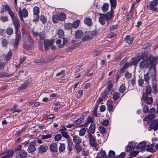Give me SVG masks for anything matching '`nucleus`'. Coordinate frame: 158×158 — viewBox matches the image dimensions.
I'll list each match as a JSON object with an SVG mask.
<instances>
[{
  "instance_id": "f257e3e1",
  "label": "nucleus",
  "mask_w": 158,
  "mask_h": 158,
  "mask_svg": "<svg viewBox=\"0 0 158 158\" xmlns=\"http://www.w3.org/2000/svg\"><path fill=\"white\" fill-rule=\"evenodd\" d=\"M158 59V57H154L150 56L149 57L146 56H144L143 57V60L139 63V69H142L144 68H152V63L154 62V64H156L155 61Z\"/></svg>"
},
{
  "instance_id": "f03ea898",
  "label": "nucleus",
  "mask_w": 158,
  "mask_h": 158,
  "mask_svg": "<svg viewBox=\"0 0 158 158\" xmlns=\"http://www.w3.org/2000/svg\"><path fill=\"white\" fill-rule=\"evenodd\" d=\"M8 11V13L11 19L12 23L13 25H17V23H19L20 21L16 13H14L11 10L10 6L7 5H5L4 6L3 12Z\"/></svg>"
},
{
  "instance_id": "7ed1b4c3",
  "label": "nucleus",
  "mask_w": 158,
  "mask_h": 158,
  "mask_svg": "<svg viewBox=\"0 0 158 158\" xmlns=\"http://www.w3.org/2000/svg\"><path fill=\"white\" fill-rule=\"evenodd\" d=\"M17 25H14L15 28V38L13 40L14 42L12 43L14 47H17L18 45L19 41L21 39V34L20 33H18L19 28L20 27V24L19 23H17Z\"/></svg>"
},
{
  "instance_id": "20e7f679",
  "label": "nucleus",
  "mask_w": 158,
  "mask_h": 158,
  "mask_svg": "<svg viewBox=\"0 0 158 158\" xmlns=\"http://www.w3.org/2000/svg\"><path fill=\"white\" fill-rule=\"evenodd\" d=\"M28 12L26 8H23L22 10H21V9L20 8L19 16L21 21H23V18L27 17L28 16Z\"/></svg>"
},
{
  "instance_id": "39448f33",
  "label": "nucleus",
  "mask_w": 158,
  "mask_h": 158,
  "mask_svg": "<svg viewBox=\"0 0 158 158\" xmlns=\"http://www.w3.org/2000/svg\"><path fill=\"white\" fill-rule=\"evenodd\" d=\"M89 144L92 147H94L96 149L98 148V145L96 142L95 137L92 134L89 135Z\"/></svg>"
},
{
  "instance_id": "423d86ee",
  "label": "nucleus",
  "mask_w": 158,
  "mask_h": 158,
  "mask_svg": "<svg viewBox=\"0 0 158 158\" xmlns=\"http://www.w3.org/2000/svg\"><path fill=\"white\" fill-rule=\"evenodd\" d=\"M55 42L54 39H47L44 40V45L45 51H48L49 49V47L52 45Z\"/></svg>"
},
{
  "instance_id": "0eeeda50",
  "label": "nucleus",
  "mask_w": 158,
  "mask_h": 158,
  "mask_svg": "<svg viewBox=\"0 0 158 158\" xmlns=\"http://www.w3.org/2000/svg\"><path fill=\"white\" fill-rule=\"evenodd\" d=\"M36 143V140H34L33 141L31 142L27 149V151L29 153H33L36 150L35 145Z\"/></svg>"
},
{
  "instance_id": "6e6552de",
  "label": "nucleus",
  "mask_w": 158,
  "mask_h": 158,
  "mask_svg": "<svg viewBox=\"0 0 158 158\" xmlns=\"http://www.w3.org/2000/svg\"><path fill=\"white\" fill-rule=\"evenodd\" d=\"M114 102H113L111 99H109L107 101L106 106H107V110L110 112H112L113 111L115 106H114Z\"/></svg>"
},
{
  "instance_id": "1a4fd4ad",
  "label": "nucleus",
  "mask_w": 158,
  "mask_h": 158,
  "mask_svg": "<svg viewBox=\"0 0 158 158\" xmlns=\"http://www.w3.org/2000/svg\"><path fill=\"white\" fill-rule=\"evenodd\" d=\"M158 4V0H153L150 2L149 9L154 11L157 10V8L156 6Z\"/></svg>"
},
{
  "instance_id": "9d476101",
  "label": "nucleus",
  "mask_w": 158,
  "mask_h": 158,
  "mask_svg": "<svg viewBox=\"0 0 158 158\" xmlns=\"http://www.w3.org/2000/svg\"><path fill=\"white\" fill-rule=\"evenodd\" d=\"M151 129H153L156 131L158 129V119L153 121L150 124Z\"/></svg>"
},
{
  "instance_id": "9b49d317",
  "label": "nucleus",
  "mask_w": 158,
  "mask_h": 158,
  "mask_svg": "<svg viewBox=\"0 0 158 158\" xmlns=\"http://www.w3.org/2000/svg\"><path fill=\"white\" fill-rule=\"evenodd\" d=\"M31 83V81L28 80L25 81L18 88V90L20 91L26 89Z\"/></svg>"
},
{
  "instance_id": "f8f14e48",
  "label": "nucleus",
  "mask_w": 158,
  "mask_h": 158,
  "mask_svg": "<svg viewBox=\"0 0 158 158\" xmlns=\"http://www.w3.org/2000/svg\"><path fill=\"white\" fill-rule=\"evenodd\" d=\"M106 20L108 22L109 20L112 19L114 16L113 14V10H111L108 12L106 14H103Z\"/></svg>"
},
{
  "instance_id": "ddd939ff",
  "label": "nucleus",
  "mask_w": 158,
  "mask_h": 158,
  "mask_svg": "<svg viewBox=\"0 0 158 158\" xmlns=\"http://www.w3.org/2000/svg\"><path fill=\"white\" fill-rule=\"evenodd\" d=\"M48 147L46 144H42L40 145L38 148L39 152L43 153L45 152L48 149Z\"/></svg>"
},
{
  "instance_id": "4468645a",
  "label": "nucleus",
  "mask_w": 158,
  "mask_h": 158,
  "mask_svg": "<svg viewBox=\"0 0 158 158\" xmlns=\"http://www.w3.org/2000/svg\"><path fill=\"white\" fill-rule=\"evenodd\" d=\"M145 142L143 141L139 143L136 146V148L137 149H141L142 150L146 149Z\"/></svg>"
},
{
  "instance_id": "2eb2a0df",
  "label": "nucleus",
  "mask_w": 158,
  "mask_h": 158,
  "mask_svg": "<svg viewBox=\"0 0 158 158\" xmlns=\"http://www.w3.org/2000/svg\"><path fill=\"white\" fill-rule=\"evenodd\" d=\"M84 119V116L82 114L80 116L79 118L74 121V125H75V126H76L80 124L83 122Z\"/></svg>"
},
{
  "instance_id": "dca6fc26",
  "label": "nucleus",
  "mask_w": 158,
  "mask_h": 158,
  "mask_svg": "<svg viewBox=\"0 0 158 158\" xmlns=\"http://www.w3.org/2000/svg\"><path fill=\"white\" fill-rule=\"evenodd\" d=\"M155 146L154 145L153 143L151 144L150 145H146V151L147 152H149L152 153H153L156 151V149L153 148Z\"/></svg>"
},
{
  "instance_id": "f3484780",
  "label": "nucleus",
  "mask_w": 158,
  "mask_h": 158,
  "mask_svg": "<svg viewBox=\"0 0 158 158\" xmlns=\"http://www.w3.org/2000/svg\"><path fill=\"white\" fill-rule=\"evenodd\" d=\"M73 141L75 144H80L82 139L79 136L75 135L73 137Z\"/></svg>"
},
{
  "instance_id": "a211bd4d",
  "label": "nucleus",
  "mask_w": 158,
  "mask_h": 158,
  "mask_svg": "<svg viewBox=\"0 0 158 158\" xmlns=\"http://www.w3.org/2000/svg\"><path fill=\"white\" fill-rule=\"evenodd\" d=\"M94 118H92L90 116H88L86 119V121L84 123V125H80L79 126H82L87 127L89 124L90 123H93L94 122Z\"/></svg>"
},
{
  "instance_id": "6ab92c4d",
  "label": "nucleus",
  "mask_w": 158,
  "mask_h": 158,
  "mask_svg": "<svg viewBox=\"0 0 158 158\" xmlns=\"http://www.w3.org/2000/svg\"><path fill=\"white\" fill-rule=\"evenodd\" d=\"M50 149L53 152H56L57 151V145L56 143H52L50 146Z\"/></svg>"
},
{
  "instance_id": "aec40b11",
  "label": "nucleus",
  "mask_w": 158,
  "mask_h": 158,
  "mask_svg": "<svg viewBox=\"0 0 158 158\" xmlns=\"http://www.w3.org/2000/svg\"><path fill=\"white\" fill-rule=\"evenodd\" d=\"M132 65L131 62H127L120 69V72L121 73H123L125 70L128 68L130 65Z\"/></svg>"
},
{
  "instance_id": "412c9836",
  "label": "nucleus",
  "mask_w": 158,
  "mask_h": 158,
  "mask_svg": "<svg viewBox=\"0 0 158 158\" xmlns=\"http://www.w3.org/2000/svg\"><path fill=\"white\" fill-rule=\"evenodd\" d=\"M95 129L96 126L94 124L92 123L90 125L87 132L89 133L94 134L95 132Z\"/></svg>"
},
{
  "instance_id": "4be33fe9",
  "label": "nucleus",
  "mask_w": 158,
  "mask_h": 158,
  "mask_svg": "<svg viewBox=\"0 0 158 158\" xmlns=\"http://www.w3.org/2000/svg\"><path fill=\"white\" fill-rule=\"evenodd\" d=\"M27 152L24 150H21L19 152V156L20 158H25L27 156Z\"/></svg>"
},
{
  "instance_id": "5701e85b",
  "label": "nucleus",
  "mask_w": 158,
  "mask_h": 158,
  "mask_svg": "<svg viewBox=\"0 0 158 158\" xmlns=\"http://www.w3.org/2000/svg\"><path fill=\"white\" fill-rule=\"evenodd\" d=\"M84 23L89 27L91 26L93 23L92 22V19L89 18H86L84 20Z\"/></svg>"
},
{
  "instance_id": "b1692460",
  "label": "nucleus",
  "mask_w": 158,
  "mask_h": 158,
  "mask_svg": "<svg viewBox=\"0 0 158 158\" xmlns=\"http://www.w3.org/2000/svg\"><path fill=\"white\" fill-rule=\"evenodd\" d=\"M115 152L113 150L109 151L108 155L106 158H115Z\"/></svg>"
},
{
  "instance_id": "393cba45",
  "label": "nucleus",
  "mask_w": 158,
  "mask_h": 158,
  "mask_svg": "<svg viewBox=\"0 0 158 158\" xmlns=\"http://www.w3.org/2000/svg\"><path fill=\"white\" fill-rule=\"evenodd\" d=\"M127 43L129 44H131L134 40V39L132 37H130L129 35H127L124 38Z\"/></svg>"
},
{
  "instance_id": "a878e982",
  "label": "nucleus",
  "mask_w": 158,
  "mask_h": 158,
  "mask_svg": "<svg viewBox=\"0 0 158 158\" xmlns=\"http://www.w3.org/2000/svg\"><path fill=\"white\" fill-rule=\"evenodd\" d=\"M83 36V32L81 30H77L75 33V36L77 39L81 38Z\"/></svg>"
},
{
  "instance_id": "bb28decb",
  "label": "nucleus",
  "mask_w": 158,
  "mask_h": 158,
  "mask_svg": "<svg viewBox=\"0 0 158 158\" xmlns=\"http://www.w3.org/2000/svg\"><path fill=\"white\" fill-rule=\"evenodd\" d=\"M110 2L111 5V10H113V9H115L116 6V0H110Z\"/></svg>"
},
{
  "instance_id": "cd10ccee",
  "label": "nucleus",
  "mask_w": 158,
  "mask_h": 158,
  "mask_svg": "<svg viewBox=\"0 0 158 158\" xmlns=\"http://www.w3.org/2000/svg\"><path fill=\"white\" fill-rule=\"evenodd\" d=\"M105 19L103 14H101L98 19L99 22L102 25H103L105 23Z\"/></svg>"
},
{
  "instance_id": "c85d7f7f",
  "label": "nucleus",
  "mask_w": 158,
  "mask_h": 158,
  "mask_svg": "<svg viewBox=\"0 0 158 158\" xmlns=\"http://www.w3.org/2000/svg\"><path fill=\"white\" fill-rule=\"evenodd\" d=\"M52 22L54 23H57L60 21L58 15L55 14L52 16Z\"/></svg>"
},
{
  "instance_id": "c756f323",
  "label": "nucleus",
  "mask_w": 158,
  "mask_h": 158,
  "mask_svg": "<svg viewBox=\"0 0 158 158\" xmlns=\"http://www.w3.org/2000/svg\"><path fill=\"white\" fill-rule=\"evenodd\" d=\"M75 149L76 150L75 152L78 153L80 152L82 149V146L80 144H76L74 145Z\"/></svg>"
},
{
  "instance_id": "7c9ffc66",
  "label": "nucleus",
  "mask_w": 158,
  "mask_h": 158,
  "mask_svg": "<svg viewBox=\"0 0 158 158\" xmlns=\"http://www.w3.org/2000/svg\"><path fill=\"white\" fill-rule=\"evenodd\" d=\"M139 151H133L130 152L128 154V156L132 158V157H135L138 155Z\"/></svg>"
},
{
  "instance_id": "2f4dec72",
  "label": "nucleus",
  "mask_w": 158,
  "mask_h": 158,
  "mask_svg": "<svg viewBox=\"0 0 158 158\" xmlns=\"http://www.w3.org/2000/svg\"><path fill=\"white\" fill-rule=\"evenodd\" d=\"M73 143L70 140H68L67 141V149L68 150L69 152H71L72 150V146L73 145Z\"/></svg>"
},
{
  "instance_id": "473e14b6",
  "label": "nucleus",
  "mask_w": 158,
  "mask_h": 158,
  "mask_svg": "<svg viewBox=\"0 0 158 158\" xmlns=\"http://www.w3.org/2000/svg\"><path fill=\"white\" fill-rule=\"evenodd\" d=\"M109 7V4L107 3H104L102 7V10L103 12H106L108 10Z\"/></svg>"
},
{
  "instance_id": "72a5a7b5",
  "label": "nucleus",
  "mask_w": 158,
  "mask_h": 158,
  "mask_svg": "<svg viewBox=\"0 0 158 158\" xmlns=\"http://www.w3.org/2000/svg\"><path fill=\"white\" fill-rule=\"evenodd\" d=\"M155 114H151L149 115H148L147 116H146L143 119V120L148 121V120H152L155 117Z\"/></svg>"
},
{
  "instance_id": "f704fd0d",
  "label": "nucleus",
  "mask_w": 158,
  "mask_h": 158,
  "mask_svg": "<svg viewBox=\"0 0 158 158\" xmlns=\"http://www.w3.org/2000/svg\"><path fill=\"white\" fill-rule=\"evenodd\" d=\"M60 146L59 148V151L60 152H63L65 149V145L64 143H60Z\"/></svg>"
},
{
  "instance_id": "c9c22d12",
  "label": "nucleus",
  "mask_w": 158,
  "mask_h": 158,
  "mask_svg": "<svg viewBox=\"0 0 158 158\" xmlns=\"http://www.w3.org/2000/svg\"><path fill=\"white\" fill-rule=\"evenodd\" d=\"M13 74H9L5 72H2L0 73V78H2L5 77H10Z\"/></svg>"
},
{
  "instance_id": "e433bc0d",
  "label": "nucleus",
  "mask_w": 158,
  "mask_h": 158,
  "mask_svg": "<svg viewBox=\"0 0 158 158\" xmlns=\"http://www.w3.org/2000/svg\"><path fill=\"white\" fill-rule=\"evenodd\" d=\"M120 98V94L118 92H116L114 93L113 98L114 101L117 100Z\"/></svg>"
},
{
  "instance_id": "4c0bfd02",
  "label": "nucleus",
  "mask_w": 158,
  "mask_h": 158,
  "mask_svg": "<svg viewBox=\"0 0 158 158\" xmlns=\"http://www.w3.org/2000/svg\"><path fill=\"white\" fill-rule=\"evenodd\" d=\"M6 32L8 35H10L13 33V29L11 27H8Z\"/></svg>"
},
{
  "instance_id": "58836bf2",
  "label": "nucleus",
  "mask_w": 158,
  "mask_h": 158,
  "mask_svg": "<svg viewBox=\"0 0 158 158\" xmlns=\"http://www.w3.org/2000/svg\"><path fill=\"white\" fill-rule=\"evenodd\" d=\"M58 15L60 21H63L65 19L66 15L64 13H61Z\"/></svg>"
},
{
  "instance_id": "ea45409f",
  "label": "nucleus",
  "mask_w": 158,
  "mask_h": 158,
  "mask_svg": "<svg viewBox=\"0 0 158 158\" xmlns=\"http://www.w3.org/2000/svg\"><path fill=\"white\" fill-rule=\"evenodd\" d=\"M61 133L63 137L66 139L68 140H69V133L66 131H61Z\"/></svg>"
},
{
  "instance_id": "a19ab883",
  "label": "nucleus",
  "mask_w": 158,
  "mask_h": 158,
  "mask_svg": "<svg viewBox=\"0 0 158 158\" xmlns=\"http://www.w3.org/2000/svg\"><path fill=\"white\" fill-rule=\"evenodd\" d=\"M33 15H39L40 13V10L38 6H35L33 9Z\"/></svg>"
},
{
  "instance_id": "79ce46f5",
  "label": "nucleus",
  "mask_w": 158,
  "mask_h": 158,
  "mask_svg": "<svg viewBox=\"0 0 158 158\" xmlns=\"http://www.w3.org/2000/svg\"><path fill=\"white\" fill-rule=\"evenodd\" d=\"M8 44V41L6 39H4L2 40L1 44L3 47L6 48Z\"/></svg>"
},
{
  "instance_id": "37998d69",
  "label": "nucleus",
  "mask_w": 158,
  "mask_h": 158,
  "mask_svg": "<svg viewBox=\"0 0 158 158\" xmlns=\"http://www.w3.org/2000/svg\"><path fill=\"white\" fill-rule=\"evenodd\" d=\"M58 35L60 38H62L64 36V31L61 29L59 30L57 32Z\"/></svg>"
},
{
  "instance_id": "c03bdc74",
  "label": "nucleus",
  "mask_w": 158,
  "mask_h": 158,
  "mask_svg": "<svg viewBox=\"0 0 158 158\" xmlns=\"http://www.w3.org/2000/svg\"><path fill=\"white\" fill-rule=\"evenodd\" d=\"M80 23V21L79 20H76L73 24L72 26L74 28H76L78 27L79 24Z\"/></svg>"
},
{
  "instance_id": "a18cd8bd",
  "label": "nucleus",
  "mask_w": 158,
  "mask_h": 158,
  "mask_svg": "<svg viewBox=\"0 0 158 158\" xmlns=\"http://www.w3.org/2000/svg\"><path fill=\"white\" fill-rule=\"evenodd\" d=\"M25 41H27L28 43H31L32 42V40L31 39L30 35L28 34L26 36H25V38H23Z\"/></svg>"
},
{
  "instance_id": "49530a36",
  "label": "nucleus",
  "mask_w": 158,
  "mask_h": 158,
  "mask_svg": "<svg viewBox=\"0 0 158 158\" xmlns=\"http://www.w3.org/2000/svg\"><path fill=\"white\" fill-rule=\"evenodd\" d=\"M12 52L10 50L6 55L5 59L7 61L9 60L11 58L12 56Z\"/></svg>"
},
{
  "instance_id": "de8ad7c7",
  "label": "nucleus",
  "mask_w": 158,
  "mask_h": 158,
  "mask_svg": "<svg viewBox=\"0 0 158 158\" xmlns=\"http://www.w3.org/2000/svg\"><path fill=\"white\" fill-rule=\"evenodd\" d=\"M149 73H147L144 74V79L145 82H146L148 84L149 83V80L150 79V77H149Z\"/></svg>"
},
{
  "instance_id": "09e8293b",
  "label": "nucleus",
  "mask_w": 158,
  "mask_h": 158,
  "mask_svg": "<svg viewBox=\"0 0 158 158\" xmlns=\"http://www.w3.org/2000/svg\"><path fill=\"white\" fill-rule=\"evenodd\" d=\"M113 85L111 83H110L109 84L108 86V90L109 92H110V94H112V93L114 92V90L113 89Z\"/></svg>"
},
{
  "instance_id": "8fccbe9b",
  "label": "nucleus",
  "mask_w": 158,
  "mask_h": 158,
  "mask_svg": "<svg viewBox=\"0 0 158 158\" xmlns=\"http://www.w3.org/2000/svg\"><path fill=\"white\" fill-rule=\"evenodd\" d=\"M39 19H40L43 23L44 24L45 23H47V18L44 15H41Z\"/></svg>"
},
{
  "instance_id": "3c124183",
  "label": "nucleus",
  "mask_w": 158,
  "mask_h": 158,
  "mask_svg": "<svg viewBox=\"0 0 158 158\" xmlns=\"http://www.w3.org/2000/svg\"><path fill=\"white\" fill-rule=\"evenodd\" d=\"M92 39L91 36L88 35L84 36L82 39V40L83 42L88 41Z\"/></svg>"
},
{
  "instance_id": "603ef678",
  "label": "nucleus",
  "mask_w": 158,
  "mask_h": 158,
  "mask_svg": "<svg viewBox=\"0 0 158 158\" xmlns=\"http://www.w3.org/2000/svg\"><path fill=\"white\" fill-rule=\"evenodd\" d=\"M152 87L153 89L152 93L155 94L157 92V85L154 83L152 84Z\"/></svg>"
},
{
  "instance_id": "864d4df0",
  "label": "nucleus",
  "mask_w": 158,
  "mask_h": 158,
  "mask_svg": "<svg viewBox=\"0 0 158 158\" xmlns=\"http://www.w3.org/2000/svg\"><path fill=\"white\" fill-rule=\"evenodd\" d=\"M86 131V129L85 128H82L79 131V135L80 136H83L85 134Z\"/></svg>"
},
{
  "instance_id": "5fc2aeb1",
  "label": "nucleus",
  "mask_w": 158,
  "mask_h": 158,
  "mask_svg": "<svg viewBox=\"0 0 158 158\" xmlns=\"http://www.w3.org/2000/svg\"><path fill=\"white\" fill-rule=\"evenodd\" d=\"M142 105L143 106V113H147L148 112L149 108L146 105H143V104L142 103Z\"/></svg>"
},
{
  "instance_id": "6e6d98bb",
  "label": "nucleus",
  "mask_w": 158,
  "mask_h": 158,
  "mask_svg": "<svg viewBox=\"0 0 158 158\" xmlns=\"http://www.w3.org/2000/svg\"><path fill=\"white\" fill-rule=\"evenodd\" d=\"M33 17L32 21L33 22H37L39 20V15H33Z\"/></svg>"
},
{
  "instance_id": "4d7b16f0",
  "label": "nucleus",
  "mask_w": 158,
  "mask_h": 158,
  "mask_svg": "<svg viewBox=\"0 0 158 158\" xmlns=\"http://www.w3.org/2000/svg\"><path fill=\"white\" fill-rule=\"evenodd\" d=\"M126 89V87L124 85H122L120 87L119 91L120 93H123Z\"/></svg>"
},
{
  "instance_id": "13d9d810",
  "label": "nucleus",
  "mask_w": 158,
  "mask_h": 158,
  "mask_svg": "<svg viewBox=\"0 0 158 158\" xmlns=\"http://www.w3.org/2000/svg\"><path fill=\"white\" fill-rule=\"evenodd\" d=\"M38 36L40 40H44L45 39V34L43 31L39 33Z\"/></svg>"
},
{
  "instance_id": "bf43d9fd",
  "label": "nucleus",
  "mask_w": 158,
  "mask_h": 158,
  "mask_svg": "<svg viewBox=\"0 0 158 158\" xmlns=\"http://www.w3.org/2000/svg\"><path fill=\"white\" fill-rule=\"evenodd\" d=\"M146 92L147 94H150L152 92L151 87L150 85H148L146 87Z\"/></svg>"
},
{
  "instance_id": "052dcab7",
  "label": "nucleus",
  "mask_w": 158,
  "mask_h": 158,
  "mask_svg": "<svg viewBox=\"0 0 158 158\" xmlns=\"http://www.w3.org/2000/svg\"><path fill=\"white\" fill-rule=\"evenodd\" d=\"M72 24L71 23H66L64 24L65 28L67 30L71 29L72 27Z\"/></svg>"
},
{
  "instance_id": "680f3d73",
  "label": "nucleus",
  "mask_w": 158,
  "mask_h": 158,
  "mask_svg": "<svg viewBox=\"0 0 158 158\" xmlns=\"http://www.w3.org/2000/svg\"><path fill=\"white\" fill-rule=\"evenodd\" d=\"M100 155L101 157L103 158H106L107 156L106 153L105 151L104 150H102L100 152Z\"/></svg>"
},
{
  "instance_id": "e2e57ef3",
  "label": "nucleus",
  "mask_w": 158,
  "mask_h": 158,
  "mask_svg": "<svg viewBox=\"0 0 158 158\" xmlns=\"http://www.w3.org/2000/svg\"><path fill=\"white\" fill-rule=\"evenodd\" d=\"M6 155L9 158L13 154V151L12 150H9L6 152Z\"/></svg>"
},
{
  "instance_id": "0e129e2a",
  "label": "nucleus",
  "mask_w": 158,
  "mask_h": 158,
  "mask_svg": "<svg viewBox=\"0 0 158 158\" xmlns=\"http://www.w3.org/2000/svg\"><path fill=\"white\" fill-rule=\"evenodd\" d=\"M52 137V135L50 134H47L46 135H42L41 136V139H45L51 138Z\"/></svg>"
},
{
  "instance_id": "69168bd1",
  "label": "nucleus",
  "mask_w": 158,
  "mask_h": 158,
  "mask_svg": "<svg viewBox=\"0 0 158 158\" xmlns=\"http://www.w3.org/2000/svg\"><path fill=\"white\" fill-rule=\"evenodd\" d=\"M118 27V25L117 24L115 25H113L110 27L109 30L113 31L117 28Z\"/></svg>"
},
{
  "instance_id": "338daca9",
  "label": "nucleus",
  "mask_w": 158,
  "mask_h": 158,
  "mask_svg": "<svg viewBox=\"0 0 158 158\" xmlns=\"http://www.w3.org/2000/svg\"><path fill=\"white\" fill-rule=\"evenodd\" d=\"M62 138V136L60 134H58L56 135L54 139L56 141H58L60 140Z\"/></svg>"
},
{
  "instance_id": "774afa93",
  "label": "nucleus",
  "mask_w": 158,
  "mask_h": 158,
  "mask_svg": "<svg viewBox=\"0 0 158 158\" xmlns=\"http://www.w3.org/2000/svg\"><path fill=\"white\" fill-rule=\"evenodd\" d=\"M98 130L100 133L102 134H104L106 132V130L105 128L102 126H100L99 127Z\"/></svg>"
}]
</instances>
